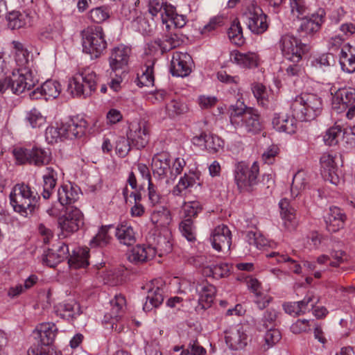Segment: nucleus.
Segmentation results:
<instances>
[{"mask_svg": "<svg viewBox=\"0 0 355 355\" xmlns=\"http://www.w3.org/2000/svg\"><path fill=\"white\" fill-rule=\"evenodd\" d=\"M231 124L236 129L247 133L256 135L263 129V124L259 111L248 107L243 101H237L228 110Z\"/></svg>", "mask_w": 355, "mask_h": 355, "instance_id": "nucleus-1", "label": "nucleus"}, {"mask_svg": "<svg viewBox=\"0 0 355 355\" xmlns=\"http://www.w3.org/2000/svg\"><path fill=\"white\" fill-rule=\"evenodd\" d=\"M40 196L24 183L17 184L10 194V205L15 211L23 216L32 214L38 208Z\"/></svg>", "mask_w": 355, "mask_h": 355, "instance_id": "nucleus-2", "label": "nucleus"}, {"mask_svg": "<svg viewBox=\"0 0 355 355\" xmlns=\"http://www.w3.org/2000/svg\"><path fill=\"white\" fill-rule=\"evenodd\" d=\"M291 110L297 120L312 121L322 112V100L316 94L303 93L291 101Z\"/></svg>", "mask_w": 355, "mask_h": 355, "instance_id": "nucleus-3", "label": "nucleus"}, {"mask_svg": "<svg viewBox=\"0 0 355 355\" xmlns=\"http://www.w3.org/2000/svg\"><path fill=\"white\" fill-rule=\"evenodd\" d=\"M131 49L124 45H119L112 49L109 57V64L112 70V80L110 87L114 92L121 89V83L125 76L129 62Z\"/></svg>", "mask_w": 355, "mask_h": 355, "instance_id": "nucleus-4", "label": "nucleus"}, {"mask_svg": "<svg viewBox=\"0 0 355 355\" xmlns=\"http://www.w3.org/2000/svg\"><path fill=\"white\" fill-rule=\"evenodd\" d=\"M87 123L84 119L71 118L57 127H49L46 130V139L49 143L57 142L58 139H73L85 135Z\"/></svg>", "mask_w": 355, "mask_h": 355, "instance_id": "nucleus-5", "label": "nucleus"}, {"mask_svg": "<svg viewBox=\"0 0 355 355\" xmlns=\"http://www.w3.org/2000/svg\"><path fill=\"white\" fill-rule=\"evenodd\" d=\"M83 52L92 58H99L107 48L101 26H89L81 32Z\"/></svg>", "mask_w": 355, "mask_h": 355, "instance_id": "nucleus-6", "label": "nucleus"}, {"mask_svg": "<svg viewBox=\"0 0 355 355\" xmlns=\"http://www.w3.org/2000/svg\"><path fill=\"white\" fill-rule=\"evenodd\" d=\"M96 75L93 71L85 69L76 73L69 82L68 91L73 96H89L96 90Z\"/></svg>", "mask_w": 355, "mask_h": 355, "instance_id": "nucleus-7", "label": "nucleus"}, {"mask_svg": "<svg viewBox=\"0 0 355 355\" xmlns=\"http://www.w3.org/2000/svg\"><path fill=\"white\" fill-rule=\"evenodd\" d=\"M259 167L254 162L250 167L245 162H239L234 170V180L238 189L241 191H252L258 183Z\"/></svg>", "mask_w": 355, "mask_h": 355, "instance_id": "nucleus-8", "label": "nucleus"}, {"mask_svg": "<svg viewBox=\"0 0 355 355\" xmlns=\"http://www.w3.org/2000/svg\"><path fill=\"white\" fill-rule=\"evenodd\" d=\"M8 89L16 95H19L26 90H30L35 85L36 80L30 69L18 68L6 76Z\"/></svg>", "mask_w": 355, "mask_h": 355, "instance_id": "nucleus-9", "label": "nucleus"}, {"mask_svg": "<svg viewBox=\"0 0 355 355\" xmlns=\"http://www.w3.org/2000/svg\"><path fill=\"white\" fill-rule=\"evenodd\" d=\"M13 155L19 164L26 163L37 166L48 164L51 160V153L49 150L34 147L31 149L16 148Z\"/></svg>", "mask_w": 355, "mask_h": 355, "instance_id": "nucleus-10", "label": "nucleus"}, {"mask_svg": "<svg viewBox=\"0 0 355 355\" xmlns=\"http://www.w3.org/2000/svg\"><path fill=\"white\" fill-rule=\"evenodd\" d=\"M279 47L284 58L293 62L301 61L302 55L308 51V46L290 34L282 36Z\"/></svg>", "mask_w": 355, "mask_h": 355, "instance_id": "nucleus-11", "label": "nucleus"}, {"mask_svg": "<svg viewBox=\"0 0 355 355\" xmlns=\"http://www.w3.org/2000/svg\"><path fill=\"white\" fill-rule=\"evenodd\" d=\"M248 28L254 34H262L268 28L267 16L256 3H250L243 15Z\"/></svg>", "mask_w": 355, "mask_h": 355, "instance_id": "nucleus-12", "label": "nucleus"}, {"mask_svg": "<svg viewBox=\"0 0 355 355\" xmlns=\"http://www.w3.org/2000/svg\"><path fill=\"white\" fill-rule=\"evenodd\" d=\"M83 223V213L73 206L66 207L64 214L58 218L59 227L64 236L77 232Z\"/></svg>", "mask_w": 355, "mask_h": 355, "instance_id": "nucleus-13", "label": "nucleus"}, {"mask_svg": "<svg viewBox=\"0 0 355 355\" xmlns=\"http://www.w3.org/2000/svg\"><path fill=\"white\" fill-rule=\"evenodd\" d=\"M127 137L130 144L137 149L144 148L149 141V127L145 121L132 123L129 126Z\"/></svg>", "mask_w": 355, "mask_h": 355, "instance_id": "nucleus-14", "label": "nucleus"}, {"mask_svg": "<svg viewBox=\"0 0 355 355\" xmlns=\"http://www.w3.org/2000/svg\"><path fill=\"white\" fill-rule=\"evenodd\" d=\"M151 166L155 178L159 180L170 179L171 157L168 153L162 152L155 154L153 157Z\"/></svg>", "mask_w": 355, "mask_h": 355, "instance_id": "nucleus-15", "label": "nucleus"}, {"mask_svg": "<svg viewBox=\"0 0 355 355\" xmlns=\"http://www.w3.org/2000/svg\"><path fill=\"white\" fill-rule=\"evenodd\" d=\"M192 58L187 53L175 52L171 62V72L173 76L186 77L191 72Z\"/></svg>", "mask_w": 355, "mask_h": 355, "instance_id": "nucleus-16", "label": "nucleus"}, {"mask_svg": "<svg viewBox=\"0 0 355 355\" xmlns=\"http://www.w3.org/2000/svg\"><path fill=\"white\" fill-rule=\"evenodd\" d=\"M224 334L226 344L232 350L241 349L247 345L248 336L241 324L230 327Z\"/></svg>", "mask_w": 355, "mask_h": 355, "instance_id": "nucleus-17", "label": "nucleus"}, {"mask_svg": "<svg viewBox=\"0 0 355 355\" xmlns=\"http://www.w3.org/2000/svg\"><path fill=\"white\" fill-rule=\"evenodd\" d=\"M210 241L213 248L218 252L229 250L232 242L230 230L224 225L216 227L211 234Z\"/></svg>", "mask_w": 355, "mask_h": 355, "instance_id": "nucleus-18", "label": "nucleus"}, {"mask_svg": "<svg viewBox=\"0 0 355 355\" xmlns=\"http://www.w3.org/2000/svg\"><path fill=\"white\" fill-rule=\"evenodd\" d=\"M143 288L148 291L146 302L143 306L144 311H150L153 308H157L162 304L164 301L163 288L156 285L154 281L148 284Z\"/></svg>", "mask_w": 355, "mask_h": 355, "instance_id": "nucleus-19", "label": "nucleus"}, {"mask_svg": "<svg viewBox=\"0 0 355 355\" xmlns=\"http://www.w3.org/2000/svg\"><path fill=\"white\" fill-rule=\"evenodd\" d=\"M61 91L60 84L55 80H49L44 83L40 87H37L30 94L32 99H38L42 96L45 100L50 98H57Z\"/></svg>", "mask_w": 355, "mask_h": 355, "instance_id": "nucleus-20", "label": "nucleus"}, {"mask_svg": "<svg viewBox=\"0 0 355 355\" xmlns=\"http://www.w3.org/2000/svg\"><path fill=\"white\" fill-rule=\"evenodd\" d=\"M321 173L325 180L337 185L340 183V178L336 173V165L334 158L329 154H324L320 158Z\"/></svg>", "mask_w": 355, "mask_h": 355, "instance_id": "nucleus-21", "label": "nucleus"}, {"mask_svg": "<svg viewBox=\"0 0 355 355\" xmlns=\"http://www.w3.org/2000/svg\"><path fill=\"white\" fill-rule=\"evenodd\" d=\"M196 290L199 293L198 305L196 308V311L205 310L209 308L215 297L216 288L207 282H203L198 285Z\"/></svg>", "mask_w": 355, "mask_h": 355, "instance_id": "nucleus-22", "label": "nucleus"}, {"mask_svg": "<svg viewBox=\"0 0 355 355\" xmlns=\"http://www.w3.org/2000/svg\"><path fill=\"white\" fill-rule=\"evenodd\" d=\"M58 330L54 323L46 322L40 324L34 331L35 338L39 339L42 345H51L55 340Z\"/></svg>", "mask_w": 355, "mask_h": 355, "instance_id": "nucleus-23", "label": "nucleus"}, {"mask_svg": "<svg viewBox=\"0 0 355 355\" xmlns=\"http://www.w3.org/2000/svg\"><path fill=\"white\" fill-rule=\"evenodd\" d=\"M302 22L297 29L302 37L311 35L319 31L323 22V17L320 14H312L310 17L300 16Z\"/></svg>", "mask_w": 355, "mask_h": 355, "instance_id": "nucleus-24", "label": "nucleus"}, {"mask_svg": "<svg viewBox=\"0 0 355 355\" xmlns=\"http://www.w3.org/2000/svg\"><path fill=\"white\" fill-rule=\"evenodd\" d=\"M355 103V90L352 88L339 89L333 97V105L340 112L345 111L349 105Z\"/></svg>", "mask_w": 355, "mask_h": 355, "instance_id": "nucleus-25", "label": "nucleus"}, {"mask_svg": "<svg viewBox=\"0 0 355 355\" xmlns=\"http://www.w3.org/2000/svg\"><path fill=\"white\" fill-rule=\"evenodd\" d=\"M295 120L297 119L293 115L289 116L284 113H275L272 124L277 131L293 134L296 130Z\"/></svg>", "mask_w": 355, "mask_h": 355, "instance_id": "nucleus-26", "label": "nucleus"}, {"mask_svg": "<svg viewBox=\"0 0 355 355\" xmlns=\"http://www.w3.org/2000/svg\"><path fill=\"white\" fill-rule=\"evenodd\" d=\"M346 216L337 207H330L329 212L325 217L327 230L329 232H336L344 227Z\"/></svg>", "mask_w": 355, "mask_h": 355, "instance_id": "nucleus-27", "label": "nucleus"}, {"mask_svg": "<svg viewBox=\"0 0 355 355\" xmlns=\"http://www.w3.org/2000/svg\"><path fill=\"white\" fill-rule=\"evenodd\" d=\"M155 254L156 250L150 245H137L128 254V259L130 262L139 263L153 259Z\"/></svg>", "mask_w": 355, "mask_h": 355, "instance_id": "nucleus-28", "label": "nucleus"}, {"mask_svg": "<svg viewBox=\"0 0 355 355\" xmlns=\"http://www.w3.org/2000/svg\"><path fill=\"white\" fill-rule=\"evenodd\" d=\"M115 236L120 243L125 245H132L136 242L135 232L131 225L126 221L121 222L117 225Z\"/></svg>", "mask_w": 355, "mask_h": 355, "instance_id": "nucleus-29", "label": "nucleus"}, {"mask_svg": "<svg viewBox=\"0 0 355 355\" xmlns=\"http://www.w3.org/2000/svg\"><path fill=\"white\" fill-rule=\"evenodd\" d=\"M340 64L344 71L353 73L355 71V47L346 44L341 49Z\"/></svg>", "mask_w": 355, "mask_h": 355, "instance_id": "nucleus-30", "label": "nucleus"}, {"mask_svg": "<svg viewBox=\"0 0 355 355\" xmlns=\"http://www.w3.org/2000/svg\"><path fill=\"white\" fill-rule=\"evenodd\" d=\"M58 173L54 168L49 166L43 175V189L41 193L44 199H49L55 190L57 184Z\"/></svg>", "mask_w": 355, "mask_h": 355, "instance_id": "nucleus-31", "label": "nucleus"}, {"mask_svg": "<svg viewBox=\"0 0 355 355\" xmlns=\"http://www.w3.org/2000/svg\"><path fill=\"white\" fill-rule=\"evenodd\" d=\"M281 209V215L284 220V226L286 229L291 231L296 228L297 221L295 217V210L291 207L289 201L284 198L279 203Z\"/></svg>", "mask_w": 355, "mask_h": 355, "instance_id": "nucleus-32", "label": "nucleus"}, {"mask_svg": "<svg viewBox=\"0 0 355 355\" xmlns=\"http://www.w3.org/2000/svg\"><path fill=\"white\" fill-rule=\"evenodd\" d=\"M78 198V190L72 186L63 185L58 191V200L61 206H71Z\"/></svg>", "mask_w": 355, "mask_h": 355, "instance_id": "nucleus-33", "label": "nucleus"}, {"mask_svg": "<svg viewBox=\"0 0 355 355\" xmlns=\"http://www.w3.org/2000/svg\"><path fill=\"white\" fill-rule=\"evenodd\" d=\"M257 55L252 52L243 53L239 51H233L231 53V60L243 67H256L257 66Z\"/></svg>", "mask_w": 355, "mask_h": 355, "instance_id": "nucleus-34", "label": "nucleus"}, {"mask_svg": "<svg viewBox=\"0 0 355 355\" xmlns=\"http://www.w3.org/2000/svg\"><path fill=\"white\" fill-rule=\"evenodd\" d=\"M58 311L63 318L68 320H73L82 313L80 304L74 300L60 304Z\"/></svg>", "mask_w": 355, "mask_h": 355, "instance_id": "nucleus-35", "label": "nucleus"}, {"mask_svg": "<svg viewBox=\"0 0 355 355\" xmlns=\"http://www.w3.org/2000/svg\"><path fill=\"white\" fill-rule=\"evenodd\" d=\"M89 251L85 248H78L73 252L70 256L68 263L70 268H85L89 265Z\"/></svg>", "mask_w": 355, "mask_h": 355, "instance_id": "nucleus-36", "label": "nucleus"}, {"mask_svg": "<svg viewBox=\"0 0 355 355\" xmlns=\"http://www.w3.org/2000/svg\"><path fill=\"white\" fill-rule=\"evenodd\" d=\"M150 220L157 227H166L171 221L170 211L165 207H159L153 211Z\"/></svg>", "mask_w": 355, "mask_h": 355, "instance_id": "nucleus-37", "label": "nucleus"}, {"mask_svg": "<svg viewBox=\"0 0 355 355\" xmlns=\"http://www.w3.org/2000/svg\"><path fill=\"white\" fill-rule=\"evenodd\" d=\"M155 60L151 59L148 60L145 64V70L142 71V74L137 78V85L139 87L152 86L154 84V70L153 67Z\"/></svg>", "mask_w": 355, "mask_h": 355, "instance_id": "nucleus-38", "label": "nucleus"}, {"mask_svg": "<svg viewBox=\"0 0 355 355\" xmlns=\"http://www.w3.org/2000/svg\"><path fill=\"white\" fill-rule=\"evenodd\" d=\"M227 35L230 40L237 46H241L245 43L243 35V29L239 21L235 19L228 28Z\"/></svg>", "mask_w": 355, "mask_h": 355, "instance_id": "nucleus-39", "label": "nucleus"}, {"mask_svg": "<svg viewBox=\"0 0 355 355\" xmlns=\"http://www.w3.org/2000/svg\"><path fill=\"white\" fill-rule=\"evenodd\" d=\"M63 31V28L59 22H53L44 27L40 32V39L42 41L54 40L59 37Z\"/></svg>", "mask_w": 355, "mask_h": 355, "instance_id": "nucleus-40", "label": "nucleus"}, {"mask_svg": "<svg viewBox=\"0 0 355 355\" xmlns=\"http://www.w3.org/2000/svg\"><path fill=\"white\" fill-rule=\"evenodd\" d=\"M343 123L338 121L335 123L334 125L329 128L324 136V141L328 146L336 145L338 141V137L343 135Z\"/></svg>", "mask_w": 355, "mask_h": 355, "instance_id": "nucleus-41", "label": "nucleus"}, {"mask_svg": "<svg viewBox=\"0 0 355 355\" xmlns=\"http://www.w3.org/2000/svg\"><path fill=\"white\" fill-rule=\"evenodd\" d=\"M166 112L170 118L184 114L187 112V105L179 99H172L166 105Z\"/></svg>", "mask_w": 355, "mask_h": 355, "instance_id": "nucleus-42", "label": "nucleus"}, {"mask_svg": "<svg viewBox=\"0 0 355 355\" xmlns=\"http://www.w3.org/2000/svg\"><path fill=\"white\" fill-rule=\"evenodd\" d=\"M125 304V299L121 295H116L110 301V317L117 320L123 313V307Z\"/></svg>", "mask_w": 355, "mask_h": 355, "instance_id": "nucleus-43", "label": "nucleus"}, {"mask_svg": "<svg viewBox=\"0 0 355 355\" xmlns=\"http://www.w3.org/2000/svg\"><path fill=\"white\" fill-rule=\"evenodd\" d=\"M307 184L305 174L303 171H297L293 178V181L291 187V195L293 197H297L300 191L304 189Z\"/></svg>", "mask_w": 355, "mask_h": 355, "instance_id": "nucleus-44", "label": "nucleus"}, {"mask_svg": "<svg viewBox=\"0 0 355 355\" xmlns=\"http://www.w3.org/2000/svg\"><path fill=\"white\" fill-rule=\"evenodd\" d=\"M112 227V225L102 226L97 234L91 240L90 245L92 247L101 248L107 245L110 240V237L108 235V229Z\"/></svg>", "mask_w": 355, "mask_h": 355, "instance_id": "nucleus-45", "label": "nucleus"}, {"mask_svg": "<svg viewBox=\"0 0 355 355\" xmlns=\"http://www.w3.org/2000/svg\"><path fill=\"white\" fill-rule=\"evenodd\" d=\"M277 318V312L275 309H268L263 314L261 321L257 327L259 331H263L268 328H273Z\"/></svg>", "mask_w": 355, "mask_h": 355, "instance_id": "nucleus-46", "label": "nucleus"}, {"mask_svg": "<svg viewBox=\"0 0 355 355\" xmlns=\"http://www.w3.org/2000/svg\"><path fill=\"white\" fill-rule=\"evenodd\" d=\"M180 230L188 241L193 242L196 240V227L191 218H184L180 223Z\"/></svg>", "mask_w": 355, "mask_h": 355, "instance_id": "nucleus-47", "label": "nucleus"}, {"mask_svg": "<svg viewBox=\"0 0 355 355\" xmlns=\"http://www.w3.org/2000/svg\"><path fill=\"white\" fill-rule=\"evenodd\" d=\"M267 329L263 338L264 343L262 345L265 351L273 347L281 339V334L278 329L274 327Z\"/></svg>", "mask_w": 355, "mask_h": 355, "instance_id": "nucleus-48", "label": "nucleus"}, {"mask_svg": "<svg viewBox=\"0 0 355 355\" xmlns=\"http://www.w3.org/2000/svg\"><path fill=\"white\" fill-rule=\"evenodd\" d=\"M180 44L181 40L179 35L171 33L165 36V40L163 42L159 41L158 44L161 47L162 52H165L176 48Z\"/></svg>", "mask_w": 355, "mask_h": 355, "instance_id": "nucleus-49", "label": "nucleus"}, {"mask_svg": "<svg viewBox=\"0 0 355 355\" xmlns=\"http://www.w3.org/2000/svg\"><path fill=\"white\" fill-rule=\"evenodd\" d=\"M304 73V67L299 62H293L289 64L286 70L284 76L293 81L303 76Z\"/></svg>", "mask_w": 355, "mask_h": 355, "instance_id": "nucleus-50", "label": "nucleus"}, {"mask_svg": "<svg viewBox=\"0 0 355 355\" xmlns=\"http://www.w3.org/2000/svg\"><path fill=\"white\" fill-rule=\"evenodd\" d=\"M185 218H191L198 216L202 211V207L198 201H191L184 203L183 206Z\"/></svg>", "mask_w": 355, "mask_h": 355, "instance_id": "nucleus-51", "label": "nucleus"}, {"mask_svg": "<svg viewBox=\"0 0 355 355\" xmlns=\"http://www.w3.org/2000/svg\"><path fill=\"white\" fill-rule=\"evenodd\" d=\"M223 141L216 135H209L205 145L210 153H218L223 147Z\"/></svg>", "mask_w": 355, "mask_h": 355, "instance_id": "nucleus-52", "label": "nucleus"}, {"mask_svg": "<svg viewBox=\"0 0 355 355\" xmlns=\"http://www.w3.org/2000/svg\"><path fill=\"white\" fill-rule=\"evenodd\" d=\"M109 16L107 8L103 6L95 8L89 12L90 19L96 24L103 22Z\"/></svg>", "mask_w": 355, "mask_h": 355, "instance_id": "nucleus-53", "label": "nucleus"}, {"mask_svg": "<svg viewBox=\"0 0 355 355\" xmlns=\"http://www.w3.org/2000/svg\"><path fill=\"white\" fill-rule=\"evenodd\" d=\"M43 262L51 268L55 267L63 259L56 253L54 249H49L43 255Z\"/></svg>", "mask_w": 355, "mask_h": 355, "instance_id": "nucleus-54", "label": "nucleus"}, {"mask_svg": "<svg viewBox=\"0 0 355 355\" xmlns=\"http://www.w3.org/2000/svg\"><path fill=\"white\" fill-rule=\"evenodd\" d=\"M206 350L197 340L191 341L187 348L182 350L180 355H205Z\"/></svg>", "mask_w": 355, "mask_h": 355, "instance_id": "nucleus-55", "label": "nucleus"}, {"mask_svg": "<svg viewBox=\"0 0 355 355\" xmlns=\"http://www.w3.org/2000/svg\"><path fill=\"white\" fill-rule=\"evenodd\" d=\"M130 142L128 138L121 137L116 142L115 150L116 154L121 157H125L130 150Z\"/></svg>", "mask_w": 355, "mask_h": 355, "instance_id": "nucleus-56", "label": "nucleus"}, {"mask_svg": "<svg viewBox=\"0 0 355 355\" xmlns=\"http://www.w3.org/2000/svg\"><path fill=\"white\" fill-rule=\"evenodd\" d=\"M209 271L214 278L220 279L228 275L230 267L227 263H220L219 264H216L211 266Z\"/></svg>", "mask_w": 355, "mask_h": 355, "instance_id": "nucleus-57", "label": "nucleus"}, {"mask_svg": "<svg viewBox=\"0 0 355 355\" xmlns=\"http://www.w3.org/2000/svg\"><path fill=\"white\" fill-rule=\"evenodd\" d=\"M246 239L250 245H254L257 248H260L266 245V240L257 232H248L246 234Z\"/></svg>", "mask_w": 355, "mask_h": 355, "instance_id": "nucleus-58", "label": "nucleus"}, {"mask_svg": "<svg viewBox=\"0 0 355 355\" xmlns=\"http://www.w3.org/2000/svg\"><path fill=\"white\" fill-rule=\"evenodd\" d=\"M28 355H60L51 346L31 347L28 350Z\"/></svg>", "mask_w": 355, "mask_h": 355, "instance_id": "nucleus-59", "label": "nucleus"}, {"mask_svg": "<svg viewBox=\"0 0 355 355\" xmlns=\"http://www.w3.org/2000/svg\"><path fill=\"white\" fill-rule=\"evenodd\" d=\"M177 13L175 12V8L171 5H168L165 3L162 14V21L163 24H166V28L169 29L171 27V24H169L170 20L173 18Z\"/></svg>", "mask_w": 355, "mask_h": 355, "instance_id": "nucleus-60", "label": "nucleus"}, {"mask_svg": "<svg viewBox=\"0 0 355 355\" xmlns=\"http://www.w3.org/2000/svg\"><path fill=\"white\" fill-rule=\"evenodd\" d=\"M290 6L292 14L297 18L306 12V8L304 0H290Z\"/></svg>", "mask_w": 355, "mask_h": 355, "instance_id": "nucleus-61", "label": "nucleus"}, {"mask_svg": "<svg viewBox=\"0 0 355 355\" xmlns=\"http://www.w3.org/2000/svg\"><path fill=\"white\" fill-rule=\"evenodd\" d=\"M15 61L19 68L30 69V53L28 51L15 53Z\"/></svg>", "mask_w": 355, "mask_h": 355, "instance_id": "nucleus-62", "label": "nucleus"}, {"mask_svg": "<svg viewBox=\"0 0 355 355\" xmlns=\"http://www.w3.org/2000/svg\"><path fill=\"white\" fill-rule=\"evenodd\" d=\"M153 248L156 250V254L159 253V257H162L171 251L172 244L166 238H160L157 245Z\"/></svg>", "mask_w": 355, "mask_h": 355, "instance_id": "nucleus-63", "label": "nucleus"}, {"mask_svg": "<svg viewBox=\"0 0 355 355\" xmlns=\"http://www.w3.org/2000/svg\"><path fill=\"white\" fill-rule=\"evenodd\" d=\"M28 121L33 128H37L44 123L45 119L38 111L33 110L29 113Z\"/></svg>", "mask_w": 355, "mask_h": 355, "instance_id": "nucleus-64", "label": "nucleus"}]
</instances>
